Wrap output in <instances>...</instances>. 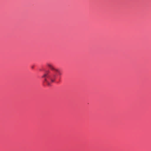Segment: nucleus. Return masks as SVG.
I'll use <instances>...</instances> for the list:
<instances>
[{
  "label": "nucleus",
  "instance_id": "f257e3e1",
  "mask_svg": "<svg viewBox=\"0 0 151 151\" xmlns=\"http://www.w3.org/2000/svg\"><path fill=\"white\" fill-rule=\"evenodd\" d=\"M47 65L52 70H54L55 72L59 73L60 75L61 74L59 70L55 68L52 64L48 63ZM56 77L57 75L55 72L50 73L49 71H47L42 76V78L44 79V83L50 86L51 83L55 81Z\"/></svg>",
  "mask_w": 151,
  "mask_h": 151
}]
</instances>
